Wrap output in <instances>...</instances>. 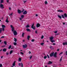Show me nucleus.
I'll return each instance as SVG.
<instances>
[{"label": "nucleus", "mask_w": 67, "mask_h": 67, "mask_svg": "<svg viewBox=\"0 0 67 67\" xmlns=\"http://www.w3.org/2000/svg\"><path fill=\"white\" fill-rule=\"evenodd\" d=\"M10 27L12 28V32H13L15 31L14 30V27L12 25H11Z\"/></svg>", "instance_id": "1"}, {"label": "nucleus", "mask_w": 67, "mask_h": 67, "mask_svg": "<svg viewBox=\"0 0 67 67\" xmlns=\"http://www.w3.org/2000/svg\"><path fill=\"white\" fill-rule=\"evenodd\" d=\"M34 24H33L31 27L32 29L33 30H35V27L34 26Z\"/></svg>", "instance_id": "2"}, {"label": "nucleus", "mask_w": 67, "mask_h": 67, "mask_svg": "<svg viewBox=\"0 0 67 67\" xmlns=\"http://www.w3.org/2000/svg\"><path fill=\"white\" fill-rule=\"evenodd\" d=\"M21 18H20V20H21V22H22L23 21L22 20V19L24 18V16L23 15H21Z\"/></svg>", "instance_id": "3"}, {"label": "nucleus", "mask_w": 67, "mask_h": 67, "mask_svg": "<svg viewBox=\"0 0 67 67\" xmlns=\"http://www.w3.org/2000/svg\"><path fill=\"white\" fill-rule=\"evenodd\" d=\"M57 52H55L54 53V54L53 55L54 57L56 58L57 57Z\"/></svg>", "instance_id": "4"}, {"label": "nucleus", "mask_w": 67, "mask_h": 67, "mask_svg": "<svg viewBox=\"0 0 67 67\" xmlns=\"http://www.w3.org/2000/svg\"><path fill=\"white\" fill-rule=\"evenodd\" d=\"M0 8H1V9H3L4 8V5L2 4H0Z\"/></svg>", "instance_id": "5"}, {"label": "nucleus", "mask_w": 67, "mask_h": 67, "mask_svg": "<svg viewBox=\"0 0 67 67\" xmlns=\"http://www.w3.org/2000/svg\"><path fill=\"white\" fill-rule=\"evenodd\" d=\"M54 52H53L51 53V54H50V57H52V56H54Z\"/></svg>", "instance_id": "6"}, {"label": "nucleus", "mask_w": 67, "mask_h": 67, "mask_svg": "<svg viewBox=\"0 0 67 67\" xmlns=\"http://www.w3.org/2000/svg\"><path fill=\"white\" fill-rule=\"evenodd\" d=\"M13 32L14 35L15 36L17 35V32H16V31L15 30Z\"/></svg>", "instance_id": "7"}, {"label": "nucleus", "mask_w": 67, "mask_h": 67, "mask_svg": "<svg viewBox=\"0 0 67 67\" xmlns=\"http://www.w3.org/2000/svg\"><path fill=\"white\" fill-rule=\"evenodd\" d=\"M18 13L19 14H21V13H22V12L19 9H18Z\"/></svg>", "instance_id": "8"}, {"label": "nucleus", "mask_w": 67, "mask_h": 67, "mask_svg": "<svg viewBox=\"0 0 67 67\" xmlns=\"http://www.w3.org/2000/svg\"><path fill=\"white\" fill-rule=\"evenodd\" d=\"M54 39V37L53 36L51 37L50 38V41H52Z\"/></svg>", "instance_id": "9"}, {"label": "nucleus", "mask_w": 67, "mask_h": 67, "mask_svg": "<svg viewBox=\"0 0 67 67\" xmlns=\"http://www.w3.org/2000/svg\"><path fill=\"white\" fill-rule=\"evenodd\" d=\"M41 26V25L39 24V23H37V24L36 27H40Z\"/></svg>", "instance_id": "10"}, {"label": "nucleus", "mask_w": 67, "mask_h": 67, "mask_svg": "<svg viewBox=\"0 0 67 67\" xmlns=\"http://www.w3.org/2000/svg\"><path fill=\"white\" fill-rule=\"evenodd\" d=\"M23 46L24 48H26V47H27V44H25V45H23Z\"/></svg>", "instance_id": "11"}, {"label": "nucleus", "mask_w": 67, "mask_h": 67, "mask_svg": "<svg viewBox=\"0 0 67 67\" xmlns=\"http://www.w3.org/2000/svg\"><path fill=\"white\" fill-rule=\"evenodd\" d=\"M27 13V12L25 10L23 12V14H26Z\"/></svg>", "instance_id": "12"}, {"label": "nucleus", "mask_w": 67, "mask_h": 67, "mask_svg": "<svg viewBox=\"0 0 67 67\" xmlns=\"http://www.w3.org/2000/svg\"><path fill=\"white\" fill-rule=\"evenodd\" d=\"M15 61L13 64V66H15Z\"/></svg>", "instance_id": "13"}, {"label": "nucleus", "mask_w": 67, "mask_h": 67, "mask_svg": "<svg viewBox=\"0 0 67 67\" xmlns=\"http://www.w3.org/2000/svg\"><path fill=\"white\" fill-rule=\"evenodd\" d=\"M52 63H53L52 62L49 61V62L48 63V65H49V64H52Z\"/></svg>", "instance_id": "14"}, {"label": "nucleus", "mask_w": 67, "mask_h": 67, "mask_svg": "<svg viewBox=\"0 0 67 67\" xmlns=\"http://www.w3.org/2000/svg\"><path fill=\"white\" fill-rule=\"evenodd\" d=\"M26 31H27V32H31V30H30V29H29V28H27L26 29Z\"/></svg>", "instance_id": "15"}, {"label": "nucleus", "mask_w": 67, "mask_h": 67, "mask_svg": "<svg viewBox=\"0 0 67 67\" xmlns=\"http://www.w3.org/2000/svg\"><path fill=\"white\" fill-rule=\"evenodd\" d=\"M4 3V0H1V3Z\"/></svg>", "instance_id": "16"}, {"label": "nucleus", "mask_w": 67, "mask_h": 67, "mask_svg": "<svg viewBox=\"0 0 67 67\" xmlns=\"http://www.w3.org/2000/svg\"><path fill=\"white\" fill-rule=\"evenodd\" d=\"M5 22H7V23H8L9 21H8V18L7 17V19L5 21Z\"/></svg>", "instance_id": "17"}, {"label": "nucleus", "mask_w": 67, "mask_h": 67, "mask_svg": "<svg viewBox=\"0 0 67 67\" xmlns=\"http://www.w3.org/2000/svg\"><path fill=\"white\" fill-rule=\"evenodd\" d=\"M64 17H65V18H67V14H66L65 13L64 14Z\"/></svg>", "instance_id": "18"}, {"label": "nucleus", "mask_w": 67, "mask_h": 67, "mask_svg": "<svg viewBox=\"0 0 67 67\" xmlns=\"http://www.w3.org/2000/svg\"><path fill=\"white\" fill-rule=\"evenodd\" d=\"M58 12H63H63H64L63 11V10H58Z\"/></svg>", "instance_id": "19"}, {"label": "nucleus", "mask_w": 67, "mask_h": 67, "mask_svg": "<svg viewBox=\"0 0 67 67\" xmlns=\"http://www.w3.org/2000/svg\"><path fill=\"white\" fill-rule=\"evenodd\" d=\"M3 52H5L7 51V49L6 48H4L3 49Z\"/></svg>", "instance_id": "20"}, {"label": "nucleus", "mask_w": 67, "mask_h": 67, "mask_svg": "<svg viewBox=\"0 0 67 67\" xmlns=\"http://www.w3.org/2000/svg\"><path fill=\"white\" fill-rule=\"evenodd\" d=\"M2 28H5V26L3 25H2Z\"/></svg>", "instance_id": "21"}, {"label": "nucleus", "mask_w": 67, "mask_h": 67, "mask_svg": "<svg viewBox=\"0 0 67 67\" xmlns=\"http://www.w3.org/2000/svg\"><path fill=\"white\" fill-rule=\"evenodd\" d=\"M21 60H22V59L20 58H19L18 59V61L19 62H21Z\"/></svg>", "instance_id": "22"}, {"label": "nucleus", "mask_w": 67, "mask_h": 67, "mask_svg": "<svg viewBox=\"0 0 67 67\" xmlns=\"http://www.w3.org/2000/svg\"><path fill=\"white\" fill-rule=\"evenodd\" d=\"M30 38V36L29 35L27 37V39L28 40H29Z\"/></svg>", "instance_id": "23"}, {"label": "nucleus", "mask_w": 67, "mask_h": 67, "mask_svg": "<svg viewBox=\"0 0 67 67\" xmlns=\"http://www.w3.org/2000/svg\"><path fill=\"white\" fill-rule=\"evenodd\" d=\"M63 45H66V42L63 43Z\"/></svg>", "instance_id": "24"}, {"label": "nucleus", "mask_w": 67, "mask_h": 67, "mask_svg": "<svg viewBox=\"0 0 67 67\" xmlns=\"http://www.w3.org/2000/svg\"><path fill=\"white\" fill-rule=\"evenodd\" d=\"M26 27L27 28H28L29 27H30V26L29 25H28L26 26Z\"/></svg>", "instance_id": "25"}, {"label": "nucleus", "mask_w": 67, "mask_h": 67, "mask_svg": "<svg viewBox=\"0 0 67 67\" xmlns=\"http://www.w3.org/2000/svg\"><path fill=\"white\" fill-rule=\"evenodd\" d=\"M25 34V33H23L22 34V37H24V35Z\"/></svg>", "instance_id": "26"}, {"label": "nucleus", "mask_w": 67, "mask_h": 67, "mask_svg": "<svg viewBox=\"0 0 67 67\" xmlns=\"http://www.w3.org/2000/svg\"><path fill=\"white\" fill-rule=\"evenodd\" d=\"M13 53V51L12 50H11L10 51V53H9L10 54H11Z\"/></svg>", "instance_id": "27"}, {"label": "nucleus", "mask_w": 67, "mask_h": 67, "mask_svg": "<svg viewBox=\"0 0 67 67\" xmlns=\"http://www.w3.org/2000/svg\"><path fill=\"white\" fill-rule=\"evenodd\" d=\"M11 47H12V46L10 45L9 47H8V49H9L11 48Z\"/></svg>", "instance_id": "28"}, {"label": "nucleus", "mask_w": 67, "mask_h": 67, "mask_svg": "<svg viewBox=\"0 0 67 67\" xmlns=\"http://www.w3.org/2000/svg\"><path fill=\"white\" fill-rule=\"evenodd\" d=\"M14 41H15V42H16L17 41V40L16 39V38H14Z\"/></svg>", "instance_id": "29"}, {"label": "nucleus", "mask_w": 67, "mask_h": 67, "mask_svg": "<svg viewBox=\"0 0 67 67\" xmlns=\"http://www.w3.org/2000/svg\"><path fill=\"white\" fill-rule=\"evenodd\" d=\"M58 18H60V19H61L62 16H59V15H58Z\"/></svg>", "instance_id": "30"}, {"label": "nucleus", "mask_w": 67, "mask_h": 67, "mask_svg": "<svg viewBox=\"0 0 67 67\" xmlns=\"http://www.w3.org/2000/svg\"><path fill=\"white\" fill-rule=\"evenodd\" d=\"M41 44V45H42V46H43L44 45V43H42L40 44Z\"/></svg>", "instance_id": "31"}, {"label": "nucleus", "mask_w": 67, "mask_h": 67, "mask_svg": "<svg viewBox=\"0 0 67 67\" xmlns=\"http://www.w3.org/2000/svg\"><path fill=\"white\" fill-rule=\"evenodd\" d=\"M22 10L21 11V12L22 13V12H24V9H23V8H22Z\"/></svg>", "instance_id": "32"}, {"label": "nucleus", "mask_w": 67, "mask_h": 67, "mask_svg": "<svg viewBox=\"0 0 67 67\" xmlns=\"http://www.w3.org/2000/svg\"><path fill=\"white\" fill-rule=\"evenodd\" d=\"M4 43L5 45H7V42L5 41H4Z\"/></svg>", "instance_id": "33"}, {"label": "nucleus", "mask_w": 67, "mask_h": 67, "mask_svg": "<svg viewBox=\"0 0 67 67\" xmlns=\"http://www.w3.org/2000/svg\"><path fill=\"white\" fill-rule=\"evenodd\" d=\"M2 33V29L1 28H0V33Z\"/></svg>", "instance_id": "34"}, {"label": "nucleus", "mask_w": 67, "mask_h": 67, "mask_svg": "<svg viewBox=\"0 0 67 67\" xmlns=\"http://www.w3.org/2000/svg\"><path fill=\"white\" fill-rule=\"evenodd\" d=\"M62 18H63V19H65V17H64V15H62Z\"/></svg>", "instance_id": "35"}, {"label": "nucleus", "mask_w": 67, "mask_h": 67, "mask_svg": "<svg viewBox=\"0 0 67 67\" xmlns=\"http://www.w3.org/2000/svg\"><path fill=\"white\" fill-rule=\"evenodd\" d=\"M47 58V56H45L44 57V59H46Z\"/></svg>", "instance_id": "36"}, {"label": "nucleus", "mask_w": 67, "mask_h": 67, "mask_svg": "<svg viewBox=\"0 0 67 67\" xmlns=\"http://www.w3.org/2000/svg\"><path fill=\"white\" fill-rule=\"evenodd\" d=\"M16 42H14V45H15H15H16Z\"/></svg>", "instance_id": "37"}, {"label": "nucleus", "mask_w": 67, "mask_h": 67, "mask_svg": "<svg viewBox=\"0 0 67 67\" xmlns=\"http://www.w3.org/2000/svg\"><path fill=\"white\" fill-rule=\"evenodd\" d=\"M48 3H47V1H46L45 2V4H47Z\"/></svg>", "instance_id": "38"}, {"label": "nucleus", "mask_w": 67, "mask_h": 67, "mask_svg": "<svg viewBox=\"0 0 67 67\" xmlns=\"http://www.w3.org/2000/svg\"><path fill=\"white\" fill-rule=\"evenodd\" d=\"M27 1L26 0L25 1V0H23V2H24V3H26V2Z\"/></svg>", "instance_id": "39"}, {"label": "nucleus", "mask_w": 67, "mask_h": 67, "mask_svg": "<svg viewBox=\"0 0 67 67\" xmlns=\"http://www.w3.org/2000/svg\"><path fill=\"white\" fill-rule=\"evenodd\" d=\"M51 42H52V43H53V42H55V41L54 40H51Z\"/></svg>", "instance_id": "40"}, {"label": "nucleus", "mask_w": 67, "mask_h": 67, "mask_svg": "<svg viewBox=\"0 0 67 67\" xmlns=\"http://www.w3.org/2000/svg\"><path fill=\"white\" fill-rule=\"evenodd\" d=\"M41 39H43V38H44V36L42 35V36H41Z\"/></svg>", "instance_id": "41"}, {"label": "nucleus", "mask_w": 67, "mask_h": 67, "mask_svg": "<svg viewBox=\"0 0 67 67\" xmlns=\"http://www.w3.org/2000/svg\"><path fill=\"white\" fill-rule=\"evenodd\" d=\"M21 67H23V63H21Z\"/></svg>", "instance_id": "42"}, {"label": "nucleus", "mask_w": 67, "mask_h": 67, "mask_svg": "<svg viewBox=\"0 0 67 67\" xmlns=\"http://www.w3.org/2000/svg\"><path fill=\"white\" fill-rule=\"evenodd\" d=\"M34 41H35V40L34 39H32L31 40V42H34Z\"/></svg>", "instance_id": "43"}, {"label": "nucleus", "mask_w": 67, "mask_h": 67, "mask_svg": "<svg viewBox=\"0 0 67 67\" xmlns=\"http://www.w3.org/2000/svg\"><path fill=\"white\" fill-rule=\"evenodd\" d=\"M49 47L50 48V49H52V48H53V46H51L50 47Z\"/></svg>", "instance_id": "44"}, {"label": "nucleus", "mask_w": 67, "mask_h": 67, "mask_svg": "<svg viewBox=\"0 0 67 67\" xmlns=\"http://www.w3.org/2000/svg\"><path fill=\"white\" fill-rule=\"evenodd\" d=\"M4 38V36H2L1 37V38Z\"/></svg>", "instance_id": "45"}, {"label": "nucleus", "mask_w": 67, "mask_h": 67, "mask_svg": "<svg viewBox=\"0 0 67 67\" xmlns=\"http://www.w3.org/2000/svg\"><path fill=\"white\" fill-rule=\"evenodd\" d=\"M11 49H14V46H12V47L11 48Z\"/></svg>", "instance_id": "46"}, {"label": "nucleus", "mask_w": 67, "mask_h": 67, "mask_svg": "<svg viewBox=\"0 0 67 67\" xmlns=\"http://www.w3.org/2000/svg\"><path fill=\"white\" fill-rule=\"evenodd\" d=\"M62 60V58H61L60 59V62Z\"/></svg>", "instance_id": "47"}, {"label": "nucleus", "mask_w": 67, "mask_h": 67, "mask_svg": "<svg viewBox=\"0 0 67 67\" xmlns=\"http://www.w3.org/2000/svg\"><path fill=\"white\" fill-rule=\"evenodd\" d=\"M2 67V65L1 64H0V67Z\"/></svg>", "instance_id": "48"}, {"label": "nucleus", "mask_w": 67, "mask_h": 67, "mask_svg": "<svg viewBox=\"0 0 67 67\" xmlns=\"http://www.w3.org/2000/svg\"><path fill=\"white\" fill-rule=\"evenodd\" d=\"M6 55H9V53L8 52H7L6 53Z\"/></svg>", "instance_id": "49"}, {"label": "nucleus", "mask_w": 67, "mask_h": 67, "mask_svg": "<svg viewBox=\"0 0 67 67\" xmlns=\"http://www.w3.org/2000/svg\"><path fill=\"white\" fill-rule=\"evenodd\" d=\"M47 57L48 58H49V55H47Z\"/></svg>", "instance_id": "50"}, {"label": "nucleus", "mask_w": 67, "mask_h": 67, "mask_svg": "<svg viewBox=\"0 0 67 67\" xmlns=\"http://www.w3.org/2000/svg\"><path fill=\"white\" fill-rule=\"evenodd\" d=\"M5 47V45L3 46H2V47Z\"/></svg>", "instance_id": "51"}, {"label": "nucleus", "mask_w": 67, "mask_h": 67, "mask_svg": "<svg viewBox=\"0 0 67 67\" xmlns=\"http://www.w3.org/2000/svg\"><path fill=\"white\" fill-rule=\"evenodd\" d=\"M65 54L66 55H67V51H66L65 52Z\"/></svg>", "instance_id": "52"}, {"label": "nucleus", "mask_w": 67, "mask_h": 67, "mask_svg": "<svg viewBox=\"0 0 67 67\" xmlns=\"http://www.w3.org/2000/svg\"><path fill=\"white\" fill-rule=\"evenodd\" d=\"M59 35V34H56L55 35L56 36V35Z\"/></svg>", "instance_id": "53"}, {"label": "nucleus", "mask_w": 67, "mask_h": 67, "mask_svg": "<svg viewBox=\"0 0 67 67\" xmlns=\"http://www.w3.org/2000/svg\"><path fill=\"white\" fill-rule=\"evenodd\" d=\"M20 53H21V54H22V55H23L24 54V53L23 52H21Z\"/></svg>", "instance_id": "54"}, {"label": "nucleus", "mask_w": 67, "mask_h": 67, "mask_svg": "<svg viewBox=\"0 0 67 67\" xmlns=\"http://www.w3.org/2000/svg\"><path fill=\"white\" fill-rule=\"evenodd\" d=\"M35 33L36 34H37V31H35Z\"/></svg>", "instance_id": "55"}, {"label": "nucleus", "mask_w": 67, "mask_h": 67, "mask_svg": "<svg viewBox=\"0 0 67 67\" xmlns=\"http://www.w3.org/2000/svg\"><path fill=\"white\" fill-rule=\"evenodd\" d=\"M2 30L3 31H4V28H2Z\"/></svg>", "instance_id": "56"}, {"label": "nucleus", "mask_w": 67, "mask_h": 67, "mask_svg": "<svg viewBox=\"0 0 67 67\" xmlns=\"http://www.w3.org/2000/svg\"><path fill=\"white\" fill-rule=\"evenodd\" d=\"M54 33H57V31H54Z\"/></svg>", "instance_id": "57"}, {"label": "nucleus", "mask_w": 67, "mask_h": 67, "mask_svg": "<svg viewBox=\"0 0 67 67\" xmlns=\"http://www.w3.org/2000/svg\"><path fill=\"white\" fill-rule=\"evenodd\" d=\"M32 55H31V56L30 57V59H31L32 58Z\"/></svg>", "instance_id": "58"}, {"label": "nucleus", "mask_w": 67, "mask_h": 67, "mask_svg": "<svg viewBox=\"0 0 67 67\" xmlns=\"http://www.w3.org/2000/svg\"><path fill=\"white\" fill-rule=\"evenodd\" d=\"M20 65H21V64H20V63H19L18 64V66H20Z\"/></svg>", "instance_id": "59"}, {"label": "nucleus", "mask_w": 67, "mask_h": 67, "mask_svg": "<svg viewBox=\"0 0 67 67\" xmlns=\"http://www.w3.org/2000/svg\"><path fill=\"white\" fill-rule=\"evenodd\" d=\"M9 0H7V3H8L9 2Z\"/></svg>", "instance_id": "60"}, {"label": "nucleus", "mask_w": 67, "mask_h": 67, "mask_svg": "<svg viewBox=\"0 0 67 67\" xmlns=\"http://www.w3.org/2000/svg\"><path fill=\"white\" fill-rule=\"evenodd\" d=\"M63 54V52H61L60 53L59 55H61V54Z\"/></svg>", "instance_id": "61"}, {"label": "nucleus", "mask_w": 67, "mask_h": 67, "mask_svg": "<svg viewBox=\"0 0 67 67\" xmlns=\"http://www.w3.org/2000/svg\"><path fill=\"white\" fill-rule=\"evenodd\" d=\"M53 45H55V43H53Z\"/></svg>", "instance_id": "62"}, {"label": "nucleus", "mask_w": 67, "mask_h": 67, "mask_svg": "<svg viewBox=\"0 0 67 67\" xmlns=\"http://www.w3.org/2000/svg\"><path fill=\"white\" fill-rule=\"evenodd\" d=\"M38 16V15H37V14H36V16Z\"/></svg>", "instance_id": "63"}, {"label": "nucleus", "mask_w": 67, "mask_h": 67, "mask_svg": "<svg viewBox=\"0 0 67 67\" xmlns=\"http://www.w3.org/2000/svg\"><path fill=\"white\" fill-rule=\"evenodd\" d=\"M29 54H31V52L30 51L29 52Z\"/></svg>", "instance_id": "64"}]
</instances>
